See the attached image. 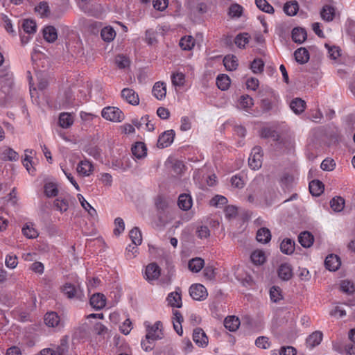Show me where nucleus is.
<instances>
[{"label":"nucleus","instance_id":"1","mask_svg":"<svg viewBox=\"0 0 355 355\" xmlns=\"http://www.w3.org/2000/svg\"><path fill=\"white\" fill-rule=\"evenodd\" d=\"M101 116L107 121L121 122L124 119L123 112L116 107H106L102 110Z\"/></svg>","mask_w":355,"mask_h":355},{"label":"nucleus","instance_id":"2","mask_svg":"<svg viewBox=\"0 0 355 355\" xmlns=\"http://www.w3.org/2000/svg\"><path fill=\"white\" fill-rule=\"evenodd\" d=\"M63 294L69 299L76 298L82 300L85 295L83 291L79 286H76L71 283H66L61 287Z\"/></svg>","mask_w":355,"mask_h":355},{"label":"nucleus","instance_id":"3","mask_svg":"<svg viewBox=\"0 0 355 355\" xmlns=\"http://www.w3.org/2000/svg\"><path fill=\"white\" fill-rule=\"evenodd\" d=\"M262 157L261 148L260 146L254 147L248 159L250 167L253 170H257L261 168L262 165Z\"/></svg>","mask_w":355,"mask_h":355},{"label":"nucleus","instance_id":"4","mask_svg":"<svg viewBox=\"0 0 355 355\" xmlns=\"http://www.w3.org/2000/svg\"><path fill=\"white\" fill-rule=\"evenodd\" d=\"M190 296L195 300L202 301L207 296L206 288L200 284H193L189 288Z\"/></svg>","mask_w":355,"mask_h":355},{"label":"nucleus","instance_id":"5","mask_svg":"<svg viewBox=\"0 0 355 355\" xmlns=\"http://www.w3.org/2000/svg\"><path fill=\"white\" fill-rule=\"evenodd\" d=\"M44 323L49 327L61 328L64 326L63 322L61 320L59 315L54 311L48 312L44 315Z\"/></svg>","mask_w":355,"mask_h":355},{"label":"nucleus","instance_id":"6","mask_svg":"<svg viewBox=\"0 0 355 355\" xmlns=\"http://www.w3.org/2000/svg\"><path fill=\"white\" fill-rule=\"evenodd\" d=\"M162 327V324L159 321L156 322L151 327L147 326L146 339H151L152 340L162 339L163 337Z\"/></svg>","mask_w":355,"mask_h":355},{"label":"nucleus","instance_id":"7","mask_svg":"<svg viewBox=\"0 0 355 355\" xmlns=\"http://www.w3.org/2000/svg\"><path fill=\"white\" fill-rule=\"evenodd\" d=\"M175 132L173 130H166L159 137L157 146L161 148L169 146L173 141Z\"/></svg>","mask_w":355,"mask_h":355},{"label":"nucleus","instance_id":"8","mask_svg":"<svg viewBox=\"0 0 355 355\" xmlns=\"http://www.w3.org/2000/svg\"><path fill=\"white\" fill-rule=\"evenodd\" d=\"M160 276V268L155 263L148 264L145 270L144 277L148 282L157 279Z\"/></svg>","mask_w":355,"mask_h":355},{"label":"nucleus","instance_id":"9","mask_svg":"<svg viewBox=\"0 0 355 355\" xmlns=\"http://www.w3.org/2000/svg\"><path fill=\"white\" fill-rule=\"evenodd\" d=\"M121 97L132 105H137L139 103V95L132 89L124 88L121 91Z\"/></svg>","mask_w":355,"mask_h":355},{"label":"nucleus","instance_id":"10","mask_svg":"<svg viewBox=\"0 0 355 355\" xmlns=\"http://www.w3.org/2000/svg\"><path fill=\"white\" fill-rule=\"evenodd\" d=\"M193 340L195 343L201 347L208 345V337L201 328H196L193 332Z\"/></svg>","mask_w":355,"mask_h":355},{"label":"nucleus","instance_id":"11","mask_svg":"<svg viewBox=\"0 0 355 355\" xmlns=\"http://www.w3.org/2000/svg\"><path fill=\"white\" fill-rule=\"evenodd\" d=\"M166 300L168 304L172 307L180 308L182 306L181 290L178 288L175 291L170 293Z\"/></svg>","mask_w":355,"mask_h":355},{"label":"nucleus","instance_id":"12","mask_svg":"<svg viewBox=\"0 0 355 355\" xmlns=\"http://www.w3.org/2000/svg\"><path fill=\"white\" fill-rule=\"evenodd\" d=\"M153 96L157 100L162 101L166 95V84L164 82H156L152 89Z\"/></svg>","mask_w":355,"mask_h":355},{"label":"nucleus","instance_id":"13","mask_svg":"<svg viewBox=\"0 0 355 355\" xmlns=\"http://www.w3.org/2000/svg\"><path fill=\"white\" fill-rule=\"evenodd\" d=\"M74 118L73 113L61 112L58 117V124L62 128H69L73 124Z\"/></svg>","mask_w":355,"mask_h":355},{"label":"nucleus","instance_id":"14","mask_svg":"<svg viewBox=\"0 0 355 355\" xmlns=\"http://www.w3.org/2000/svg\"><path fill=\"white\" fill-rule=\"evenodd\" d=\"M0 157L3 160L15 162L18 160L19 155L12 148L3 146L0 148Z\"/></svg>","mask_w":355,"mask_h":355},{"label":"nucleus","instance_id":"15","mask_svg":"<svg viewBox=\"0 0 355 355\" xmlns=\"http://www.w3.org/2000/svg\"><path fill=\"white\" fill-rule=\"evenodd\" d=\"M76 170L80 176L88 177L93 171V165L89 161L84 159L78 163Z\"/></svg>","mask_w":355,"mask_h":355},{"label":"nucleus","instance_id":"16","mask_svg":"<svg viewBox=\"0 0 355 355\" xmlns=\"http://www.w3.org/2000/svg\"><path fill=\"white\" fill-rule=\"evenodd\" d=\"M89 303L94 309L100 310L105 306L106 298L103 294L94 293L91 296Z\"/></svg>","mask_w":355,"mask_h":355},{"label":"nucleus","instance_id":"17","mask_svg":"<svg viewBox=\"0 0 355 355\" xmlns=\"http://www.w3.org/2000/svg\"><path fill=\"white\" fill-rule=\"evenodd\" d=\"M341 262L340 258L335 254L327 256L324 261V265L327 269L330 271H336L340 266Z\"/></svg>","mask_w":355,"mask_h":355},{"label":"nucleus","instance_id":"18","mask_svg":"<svg viewBox=\"0 0 355 355\" xmlns=\"http://www.w3.org/2000/svg\"><path fill=\"white\" fill-rule=\"evenodd\" d=\"M132 153L137 159H141L147 155V148L144 143L139 141L132 147Z\"/></svg>","mask_w":355,"mask_h":355},{"label":"nucleus","instance_id":"19","mask_svg":"<svg viewBox=\"0 0 355 355\" xmlns=\"http://www.w3.org/2000/svg\"><path fill=\"white\" fill-rule=\"evenodd\" d=\"M173 324L175 331L177 332L178 335H182L183 333L182 328V322H183V317L180 312L177 310H174L173 311Z\"/></svg>","mask_w":355,"mask_h":355},{"label":"nucleus","instance_id":"20","mask_svg":"<svg viewBox=\"0 0 355 355\" xmlns=\"http://www.w3.org/2000/svg\"><path fill=\"white\" fill-rule=\"evenodd\" d=\"M43 36L44 40L49 42H54L58 38L56 28L53 26H48L43 29Z\"/></svg>","mask_w":355,"mask_h":355},{"label":"nucleus","instance_id":"21","mask_svg":"<svg viewBox=\"0 0 355 355\" xmlns=\"http://www.w3.org/2000/svg\"><path fill=\"white\" fill-rule=\"evenodd\" d=\"M171 83L175 88L182 87L186 82L185 75L182 72L175 71L171 76Z\"/></svg>","mask_w":355,"mask_h":355},{"label":"nucleus","instance_id":"22","mask_svg":"<svg viewBox=\"0 0 355 355\" xmlns=\"http://www.w3.org/2000/svg\"><path fill=\"white\" fill-rule=\"evenodd\" d=\"M178 206L184 211L190 209L192 207V198L189 194L182 193L178 198Z\"/></svg>","mask_w":355,"mask_h":355},{"label":"nucleus","instance_id":"23","mask_svg":"<svg viewBox=\"0 0 355 355\" xmlns=\"http://www.w3.org/2000/svg\"><path fill=\"white\" fill-rule=\"evenodd\" d=\"M298 241L304 248L311 247L314 241L313 236L309 232H303L298 236Z\"/></svg>","mask_w":355,"mask_h":355},{"label":"nucleus","instance_id":"24","mask_svg":"<svg viewBox=\"0 0 355 355\" xmlns=\"http://www.w3.org/2000/svg\"><path fill=\"white\" fill-rule=\"evenodd\" d=\"M240 325V320L239 318L234 315L228 316L224 320V326L230 331H235L238 329Z\"/></svg>","mask_w":355,"mask_h":355},{"label":"nucleus","instance_id":"25","mask_svg":"<svg viewBox=\"0 0 355 355\" xmlns=\"http://www.w3.org/2000/svg\"><path fill=\"white\" fill-rule=\"evenodd\" d=\"M306 103L300 98L293 99L290 103V107L296 114H299L304 112Z\"/></svg>","mask_w":355,"mask_h":355},{"label":"nucleus","instance_id":"26","mask_svg":"<svg viewBox=\"0 0 355 355\" xmlns=\"http://www.w3.org/2000/svg\"><path fill=\"white\" fill-rule=\"evenodd\" d=\"M306 32L302 28H295L292 31V39L296 43L302 44L306 40Z\"/></svg>","mask_w":355,"mask_h":355},{"label":"nucleus","instance_id":"27","mask_svg":"<svg viewBox=\"0 0 355 355\" xmlns=\"http://www.w3.org/2000/svg\"><path fill=\"white\" fill-rule=\"evenodd\" d=\"M278 275L283 280H288L293 275L292 268L288 263L281 264L278 269Z\"/></svg>","mask_w":355,"mask_h":355},{"label":"nucleus","instance_id":"28","mask_svg":"<svg viewBox=\"0 0 355 355\" xmlns=\"http://www.w3.org/2000/svg\"><path fill=\"white\" fill-rule=\"evenodd\" d=\"M44 192L47 198L55 197L59 192L58 185L52 182H46L44 186Z\"/></svg>","mask_w":355,"mask_h":355},{"label":"nucleus","instance_id":"29","mask_svg":"<svg viewBox=\"0 0 355 355\" xmlns=\"http://www.w3.org/2000/svg\"><path fill=\"white\" fill-rule=\"evenodd\" d=\"M296 61L300 64H304L309 60V51L305 48H300L294 53Z\"/></svg>","mask_w":355,"mask_h":355},{"label":"nucleus","instance_id":"30","mask_svg":"<svg viewBox=\"0 0 355 355\" xmlns=\"http://www.w3.org/2000/svg\"><path fill=\"white\" fill-rule=\"evenodd\" d=\"M256 238L258 242L267 243L271 239L270 231L266 227H262L257 231Z\"/></svg>","mask_w":355,"mask_h":355},{"label":"nucleus","instance_id":"31","mask_svg":"<svg viewBox=\"0 0 355 355\" xmlns=\"http://www.w3.org/2000/svg\"><path fill=\"white\" fill-rule=\"evenodd\" d=\"M281 251L286 254H291L295 250V242L291 239H286L280 244Z\"/></svg>","mask_w":355,"mask_h":355},{"label":"nucleus","instance_id":"32","mask_svg":"<svg viewBox=\"0 0 355 355\" xmlns=\"http://www.w3.org/2000/svg\"><path fill=\"white\" fill-rule=\"evenodd\" d=\"M180 46L184 51H190L195 46V39L192 36H184L180 40Z\"/></svg>","mask_w":355,"mask_h":355},{"label":"nucleus","instance_id":"33","mask_svg":"<svg viewBox=\"0 0 355 355\" xmlns=\"http://www.w3.org/2000/svg\"><path fill=\"white\" fill-rule=\"evenodd\" d=\"M101 36L105 42H110L115 38L116 31L111 26H106L101 30Z\"/></svg>","mask_w":355,"mask_h":355},{"label":"nucleus","instance_id":"34","mask_svg":"<svg viewBox=\"0 0 355 355\" xmlns=\"http://www.w3.org/2000/svg\"><path fill=\"white\" fill-rule=\"evenodd\" d=\"M324 189L323 184L319 180H313L309 183L310 193L314 196H320Z\"/></svg>","mask_w":355,"mask_h":355},{"label":"nucleus","instance_id":"35","mask_svg":"<svg viewBox=\"0 0 355 355\" xmlns=\"http://www.w3.org/2000/svg\"><path fill=\"white\" fill-rule=\"evenodd\" d=\"M204 266V260L201 258L196 257L189 261L188 267L193 272H198Z\"/></svg>","mask_w":355,"mask_h":355},{"label":"nucleus","instance_id":"36","mask_svg":"<svg viewBox=\"0 0 355 355\" xmlns=\"http://www.w3.org/2000/svg\"><path fill=\"white\" fill-rule=\"evenodd\" d=\"M322 339V334L320 331H315L306 339V344L311 348L319 345Z\"/></svg>","mask_w":355,"mask_h":355},{"label":"nucleus","instance_id":"37","mask_svg":"<svg viewBox=\"0 0 355 355\" xmlns=\"http://www.w3.org/2000/svg\"><path fill=\"white\" fill-rule=\"evenodd\" d=\"M299 10V4L296 1H291L286 3L284 6V11L287 15L294 16Z\"/></svg>","mask_w":355,"mask_h":355},{"label":"nucleus","instance_id":"38","mask_svg":"<svg viewBox=\"0 0 355 355\" xmlns=\"http://www.w3.org/2000/svg\"><path fill=\"white\" fill-rule=\"evenodd\" d=\"M223 64L227 70L233 71L238 67V60L236 56L228 55L224 58Z\"/></svg>","mask_w":355,"mask_h":355},{"label":"nucleus","instance_id":"39","mask_svg":"<svg viewBox=\"0 0 355 355\" xmlns=\"http://www.w3.org/2000/svg\"><path fill=\"white\" fill-rule=\"evenodd\" d=\"M77 198L83 208L88 212L91 216H95L97 214L96 209L85 199L82 194L78 193Z\"/></svg>","mask_w":355,"mask_h":355},{"label":"nucleus","instance_id":"40","mask_svg":"<svg viewBox=\"0 0 355 355\" xmlns=\"http://www.w3.org/2000/svg\"><path fill=\"white\" fill-rule=\"evenodd\" d=\"M21 28L24 33L32 35L36 32V23L31 19H24L21 24Z\"/></svg>","mask_w":355,"mask_h":355},{"label":"nucleus","instance_id":"41","mask_svg":"<svg viewBox=\"0 0 355 355\" xmlns=\"http://www.w3.org/2000/svg\"><path fill=\"white\" fill-rule=\"evenodd\" d=\"M53 206L56 210L63 213L68 210L69 205L67 198H58L54 200Z\"/></svg>","mask_w":355,"mask_h":355},{"label":"nucleus","instance_id":"42","mask_svg":"<svg viewBox=\"0 0 355 355\" xmlns=\"http://www.w3.org/2000/svg\"><path fill=\"white\" fill-rule=\"evenodd\" d=\"M216 85L221 90H226L230 85V78L227 75L220 74L216 78Z\"/></svg>","mask_w":355,"mask_h":355},{"label":"nucleus","instance_id":"43","mask_svg":"<svg viewBox=\"0 0 355 355\" xmlns=\"http://www.w3.org/2000/svg\"><path fill=\"white\" fill-rule=\"evenodd\" d=\"M320 15L321 17L324 20L327 21H332L335 15L334 8L330 6H324L320 12Z\"/></svg>","mask_w":355,"mask_h":355},{"label":"nucleus","instance_id":"44","mask_svg":"<svg viewBox=\"0 0 355 355\" xmlns=\"http://www.w3.org/2000/svg\"><path fill=\"white\" fill-rule=\"evenodd\" d=\"M130 238L132 241V244L135 245H141L142 242V236L141 231L138 227H134L130 232Z\"/></svg>","mask_w":355,"mask_h":355},{"label":"nucleus","instance_id":"45","mask_svg":"<svg viewBox=\"0 0 355 355\" xmlns=\"http://www.w3.org/2000/svg\"><path fill=\"white\" fill-rule=\"evenodd\" d=\"M252 261L256 265H261L266 261L265 254L261 250L254 251L250 256Z\"/></svg>","mask_w":355,"mask_h":355},{"label":"nucleus","instance_id":"46","mask_svg":"<svg viewBox=\"0 0 355 355\" xmlns=\"http://www.w3.org/2000/svg\"><path fill=\"white\" fill-rule=\"evenodd\" d=\"M23 234L28 239H35L38 236V232L34 228L32 224H26L22 228Z\"/></svg>","mask_w":355,"mask_h":355},{"label":"nucleus","instance_id":"47","mask_svg":"<svg viewBox=\"0 0 355 355\" xmlns=\"http://www.w3.org/2000/svg\"><path fill=\"white\" fill-rule=\"evenodd\" d=\"M330 206L335 211H341L345 206V200L341 197L334 198L330 201Z\"/></svg>","mask_w":355,"mask_h":355},{"label":"nucleus","instance_id":"48","mask_svg":"<svg viewBox=\"0 0 355 355\" xmlns=\"http://www.w3.org/2000/svg\"><path fill=\"white\" fill-rule=\"evenodd\" d=\"M53 355H68L67 338L61 339L60 345L53 350Z\"/></svg>","mask_w":355,"mask_h":355},{"label":"nucleus","instance_id":"49","mask_svg":"<svg viewBox=\"0 0 355 355\" xmlns=\"http://www.w3.org/2000/svg\"><path fill=\"white\" fill-rule=\"evenodd\" d=\"M249 39L248 33H243L236 35L234 42L239 48H245V45L249 42Z\"/></svg>","mask_w":355,"mask_h":355},{"label":"nucleus","instance_id":"50","mask_svg":"<svg viewBox=\"0 0 355 355\" xmlns=\"http://www.w3.org/2000/svg\"><path fill=\"white\" fill-rule=\"evenodd\" d=\"M260 136L262 138H272L274 140H277L279 135L277 132L271 128L265 127L260 131Z\"/></svg>","mask_w":355,"mask_h":355},{"label":"nucleus","instance_id":"51","mask_svg":"<svg viewBox=\"0 0 355 355\" xmlns=\"http://www.w3.org/2000/svg\"><path fill=\"white\" fill-rule=\"evenodd\" d=\"M257 6L262 11L267 13H273V7L266 0H255Z\"/></svg>","mask_w":355,"mask_h":355},{"label":"nucleus","instance_id":"52","mask_svg":"<svg viewBox=\"0 0 355 355\" xmlns=\"http://www.w3.org/2000/svg\"><path fill=\"white\" fill-rule=\"evenodd\" d=\"M254 104L253 99L248 95L242 96L239 101V107L247 110L250 108Z\"/></svg>","mask_w":355,"mask_h":355},{"label":"nucleus","instance_id":"53","mask_svg":"<svg viewBox=\"0 0 355 355\" xmlns=\"http://www.w3.org/2000/svg\"><path fill=\"white\" fill-rule=\"evenodd\" d=\"M29 152L30 153H32V150H25V157L22 161L24 166L26 168L28 173L31 175H34L35 173V168L32 166V161L31 159V157H29L27 155V153Z\"/></svg>","mask_w":355,"mask_h":355},{"label":"nucleus","instance_id":"54","mask_svg":"<svg viewBox=\"0 0 355 355\" xmlns=\"http://www.w3.org/2000/svg\"><path fill=\"white\" fill-rule=\"evenodd\" d=\"M264 63L261 59H254L251 64V69L254 73H260L263 71Z\"/></svg>","mask_w":355,"mask_h":355},{"label":"nucleus","instance_id":"55","mask_svg":"<svg viewBox=\"0 0 355 355\" xmlns=\"http://www.w3.org/2000/svg\"><path fill=\"white\" fill-rule=\"evenodd\" d=\"M5 263L8 268L14 269L18 263L17 257L14 254H9L6 257Z\"/></svg>","mask_w":355,"mask_h":355},{"label":"nucleus","instance_id":"56","mask_svg":"<svg viewBox=\"0 0 355 355\" xmlns=\"http://www.w3.org/2000/svg\"><path fill=\"white\" fill-rule=\"evenodd\" d=\"M340 290L346 293H352L354 291V284L349 280H343L340 284Z\"/></svg>","mask_w":355,"mask_h":355},{"label":"nucleus","instance_id":"57","mask_svg":"<svg viewBox=\"0 0 355 355\" xmlns=\"http://www.w3.org/2000/svg\"><path fill=\"white\" fill-rule=\"evenodd\" d=\"M255 345L257 347L265 349L270 347L269 339L266 336L258 337L255 340Z\"/></svg>","mask_w":355,"mask_h":355},{"label":"nucleus","instance_id":"58","mask_svg":"<svg viewBox=\"0 0 355 355\" xmlns=\"http://www.w3.org/2000/svg\"><path fill=\"white\" fill-rule=\"evenodd\" d=\"M270 297L272 301L277 302L282 299L281 290L279 287L272 286L270 290Z\"/></svg>","mask_w":355,"mask_h":355},{"label":"nucleus","instance_id":"59","mask_svg":"<svg viewBox=\"0 0 355 355\" xmlns=\"http://www.w3.org/2000/svg\"><path fill=\"white\" fill-rule=\"evenodd\" d=\"M145 41L148 45H153L157 42L156 32L153 29H148L145 33Z\"/></svg>","mask_w":355,"mask_h":355},{"label":"nucleus","instance_id":"60","mask_svg":"<svg viewBox=\"0 0 355 355\" xmlns=\"http://www.w3.org/2000/svg\"><path fill=\"white\" fill-rule=\"evenodd\" d=\"M243 12V8L239 4H233L229 8V15L232 17H241Z\"/></svg>","mask_w":355,"mask_h":355},{"label":"nucleus","instance_id":"61","mask_svg":"<svg viewBox=\"0 0 355 355\" xmlns=\"http://www.w3.org/2000/svg\"><path fill=\"white\" fill-rule=\"evenodd\" d=\"M115 62L117 67L120 69H124L130 64L128 58L122 55H119L116 57Z\"/></svg>","mask_w":355,"mask_h":355},{"label":"nucleus","instance_id":"62","mask_svg":"<svg viewBox=\"0 0 355 355\" xmlns=\"http://www.w3.org/2000/svg\"><path fill=\"white\" fill-rule=\"evenodd\" d=\"M115 228L114 230V233L115 235H119L121 232L124 231L125 229V223L123 220L118 217L114 220Z\"/></svg>","mask_w":355,"mask_h":355},{"label":"nucleus","instance_id":"63","mask_svg":"<svg viewBox=\"0 0 355 355\" xmlns=\"http://www.w3.org/2000/svg\"><path fill=\"white\" fill-rule=\"evenodd\" d=\"M35 11L38 12L41 17H46L49 12V5L46 2H41L35 8Z\"/></svg>","mask_w":355,"mask_h":355},{"label":"nucleus","instance_id":"64","mask_svg":"<svg viewBox=\"0 0 355 355\" xmlns=\"http://www.w3.org/2000/svg\"><path fill=\"white\" fill-rule=\"evenodd\" d=\"M336 163L334 159H325L322 162L320 167L323 171H331L334 169Z\"/></svg>","mask_w":355,"mask_h":355}]
</instances>
